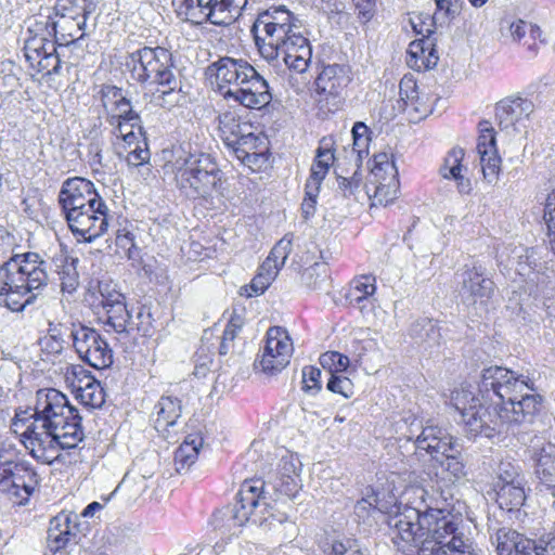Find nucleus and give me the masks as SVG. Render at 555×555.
I'll return each mask as SVG.
<instances>
[{
	"mask_svg": "<svg viewBox=\"0 0 555 555\" xmlns=\"http://www.w3.org/2000/svg\"><path fill=\"white\" fill-rule=\"evenodd\" d=\"M388 167H390L391 177L387 182H382L379 179H374L370 183H365L363 185L364 196L369 199H372V205H387L391 203L397 195L399 181H398V171L393 164L386 163Z\"/></svg>",
	"mask_w": 555,
	"mask_h": 555,
	"instance_id": "nucleus-26",
	"label": "nucleus"
},
{
	"mask_svg": "<svg viewBox=\"0 0 555 555\" xmlns=\"http://www.w3.org/2000/svg\"><path fill=\"white\" fill-rule=\"evenodd\" d=\"M349 83L345 66L331 64L324 66L315 79L319 102L328 106V111L338 109L343 103V90Z\"/></svg>",
	"mask_w": 555,
	"mask_h": 555,
	"instance_id": "nucleus-19",
	"label": "nucleus"
},
{
	"mask_svg": "<svg viewBox=\"0 0 555 555\" xmlns=\"http://www.w3.org/2000/svg\"><path fill=\"white\" fill-rule=\"evenodd\" d=\"M327 555H365L359 543L352 539L335 540Z\"/></svg>",
	"mask_w": 555,
	"mask_h": 555,
	"instance_id": "nucleus-58",
	"label": "nucleus"
},
{
	"mask_svg": "<svg viewBox=\"0 0 555 555\" xmlns=\"http://www.w3.org/2000/svg\"><path fill=\"white\" fill-rule=\"evenodd\" d=\"M554 279L555 272L546 263L535 264V268L528 273V283L534 285L539 291L548 288Z\"/></svg>",
	"mask_w": 555,
	"mask_h": 555,
	"instance_id": "nucleus-48",
	"label": "nucleus"
},
{
	"mask_svg": "<svg viewBox=\"0 0 555 555\" xmlns=\"http://www.w3.org/2000/svg\"><path fill=\"white\" fill-rule=\"evenodd\" d=\"M300 280L310 289H324L330 280L327 264L325 262L313 263L302 271Z\"/></svg>",
	"mask_w": 555,
	"mask_h": 555,
	"instance_id": "nucleus-35",
	"label": "nucleus"
},
{
	"mask_svg": "<svg viewBox=\"0 0 555 555\" xmlns=\"http://www.w3.org/2000/svg\"><path fill=\"white\" fill-rule=\"evenodd\" d=\"M155 410L157 415L155 429L157 431H166L169 427L175 426L182 414L181 401L171 396H162Z\"/></svg>",
	"mask_w": 555,
	"mask_h": 555,
	"instance_id": "nucleus-29",
	"label": "nucleus"
},
{
	"mask_svg": "<svg viewBox=\"0 0 555 555\" xmlns=\"http://www.w3.org/2000/svg\"><path fill=\"white\" fill-rule=\"evenodd\" d=\"M207 74L215 76L224 99H232L250 109H261L272 101L268 81L244 59L220 57L207 67Z\"/></svg>",
	"mask_w": 555,
	"mask_h": 555,
	"instance_id": "nucleus-8",
	"label": "nucleus"
},
{
	"mask_svg": "<svg viewBox=\"0 0 555 555\" xmlns=\"http://www.w3.org/2000/svg\"><path fill=\"white\" fill-rule=\"evenodd\" d=\"M453 489L438 487L429 494L423 487H412V494L420 505H405L388 520L391 539L398 548H415V555H476L468 540L460 531V518L450 513L449 501Z\"/></svg>",
	"mask_w": 555,
	"mask_h": 555,
	"instance_id": "nucleus-1",
	"label": "nucleus"
},
{
	"mask_svg": "<svg viewBox=\"0 0 555 555\" xmlns=\"http://www.w3.org/2000/svg\"><path fill=\"white\" fill-rule=\"evenodd\" d=\"M496 503L507 512L519 511L526 501L524 481L514 485L495 486Z\"/></svg>",
	"mask_w": 555,
	"mask_h": 555,
	"instance_id": "nucleus-30",
	"label": "nucleus"
},
{
	"mask_svg": "<svg viewBox=\"0 0 555 555\" xmlns=\"http://www.w3.org/2000/svg\"><path fill=\"white\" fill-rule=\"evenodd\" d=\"M175 169L177 186L189 198H207L221 185L222 171L210 154L180 156Z\"/></svg>",
	"mask_w": 555,
	"mask_h": 555,
	"instance_id": "nucleus-9",
	"label": "nucleus"
},
{
	"mask_svg": "<svg viewBox=\"0 0 555 555\" xmlns=\"http://www.w3.org/2000/svg\"><path fill=\"white\" fill-rule=\"evenodd\" d=\"M82 417L61 391L49 388L37 391L34 412L18 410L12 421L14 433L29 454L51 464L59 450L74 449L83 439Z\"/></svg>",
	"mask_w": 555,
	"mask_h": 555,
	"instance_id": "nucleus-2",
	"label": "nucleus"
},
{
	"mask_svg": "<svg viewBox=\"0 0 555 555\" xmlns=\"http://www.w3.org/2000/svg\"><path fill=\"white\" fill-rule=\"evenodd\" d=\"M378 494L371 490V492H367L365 498H362L357 502L354 505V513L359 517H364L365 515H369L371 509L382 511V507L378 506Z\"/></svg>",
	"mask_w": 555,
	"mask_h": 555,
	"instance_id": "nucleus-61",
	"label": "nucleus"
},
{
	"mask_svg": "<svg viewBox=\"0 0 555 555\" xmlns=\"http://www.w3.org/2000/svg\"><path fill=\"white\" fill-rule=\"evenodd\" d=\"M99 288L102 297L101 305L104 308V310L106 308H111V306H116L117 304L120 305L126 302L125 296L115 289L111 291L108 284L100 285Z\"/></svg>",
	"mask_w": 555,
	"mask_h": 555,
	"instance_id": "nucleus-62",
	"label": "nucleus"
},
{
	"mask_svg": "<svg viewBox=\"0 0 555 555\" xmlns=\"http://www.w3.org/2000/svg\"><path fill=\"white\" fill-rule=\"evenodd\" d=\"M143 144L144 146L138 145L133 151L128 153L126 157L128 166L139 167L150 162L151 153L147 149V143L144 142Z\"/></svg>",
	"mask_w": 555,
	"mask_h": 555,
	"instance_id": "nucleus-63",
	"label": "nucleus"
},
{
	"mask_svg": "<svg viewBox=\"0 0 555 555\" xmlns=\"http://www.w3.org/2000/svg\"><path fill=\"white\" fill-rule=\"evenodd\" d=\"M50 278L51 262L38 253L13 255L0 266V306L23 311L35 304Z\"/></svg>",
	"mask_w": 555,
	"mask_h": 555,
	"instance_id": "nucleus-6",
	"label": "nucleus"
},
{
	"mask_svg": "<svg viewBox=\"0 0 555 555\" xmlns=\"http://www.w3.org/2000/svg\"><path fill=\"white\" fill-rule=\"evenodd\" d=\"M61 42H54L48 38L33 36L25 41L24 52L26 61L30 64L31 67H35V64L40 61L43 56L49 54L48 44H56Z\"/></svg>",
	"mask_w": 555,
	"mask_h": 555,
	"instance_id": "nucleus-38",
	"label": "nucleus"
},
{
	"mask_svg": "<svg viewBox=\"0 0 555 555\" xmlns=\"http://www.w3.org/2000/svg\"><path fill=\"white\" fill-rule=\"evenodd\" d=\"M376 291L375 279L372 276H362L360 281H357L352 292L350 294L351 301H356L359 308L363 311L365 308L364 302H369V297L372 296Z\"/></svg>",
	"mask_w": 555,
	"mask_h": 555,
	"instance_id": "nucleus-46",
	"label": "nucleus"
},
{
	"mask_svg": "<svg viewBox=\"0 0 555 555\" xmlns=\"http://www.w3.org/2000/svg\"><path fill=\"white\" fill-rule=\"evenodd\" d=\"M492 530L493 532L490 533V540L491 543L495 545L498 555H520L522 553L520 551L522 550L521 546H526V543L530 540V538L526 537L524 533L509 527H501Z\"/></svg>",
	"mask_w": 555,
	"mask_h": 555,
	"instance_id": "nucleus-25",
	"label": "nucleus"
},
{
	"mask_svg": "<svg viewBox=\"0 0 555 555\" xmlns=\"http://www.w3.org/2000/svg\"><path fill=\"white\" fill-rule=\"evenodd\" d=\"M28 30L29 33H34V36L44 37L50 40L51 38H54V42H59L60 40L62 41L61 36L57 37L60 26L50 15H40V17L35 20V23L29 26Z\"/></svg>",
	"mask_w": 555,
	"mask_h": 555,
	"instance_id": "nucleus-45",
	"label": "nucleus"
},
{
	"mask_svg": "<svg viewBox=\"0 0 555 555\" xmlns=\"http://www.w3.org/2000/svg\"><path fill=\"white\" fill-rule=\"evenodd\" d=\"M271 283L272 281H267V278L262 273L257 272L250 285L241 288V295H246L247 297L259 296L266 292Z\"/></svg>",
	"mask_w": 555,
	"mask_h": 555,
	"instance_id": "nucleus-60",
	"label": "nucleus"
},
{
	"mask_svg": "<svg viewBox=\"0 0 555 555\" xmlns=\"http://www.w3.org/2000/svg\"><path fill=\"white\" fill-rule=\"evenodd\" d=\"M218 129L221 140L230 150L253 129V126L242 121L235 114L225 112L218 116Z\"/></svg>",
	"mask_w": 555,
	"mask_h": 555,
	"instance_id": "nucleus-27",
	"label": "nucleus"
},
{
	"mask_svg": "<svg viewBox=\"0 0 555 555\" xmlns=\"http://www.w3.org/2000/svg\"><path fill=\"white\" fill-rule=\"evenodd\" d=\"M25 460L13 444L2 443L0 446V477L13 469V465L23 463Z\"/></svg>",
	"mask_w": 555,
	"mask_h": 555,
	"instance_id": "nucleus-53",
	"label": "nucleus"
},
{
	"mask_svg": "<svg viewBox=\"0 0 555 555\" xmlns=\"http://www.w3.org/2000/svg\"><path fill=\"white\" fill-rule=\"evenodd\" d=\"M464 154V150L461 147H453L447 154L439 168V173L443 179H453L461 173Z\"/></svg>",
	"mask_w": 555,
	"mask_h": 555,
	"instance_id": "nucleus-42",
	"label": "nucleus"
},
{
	"mask_svg": "<svg viewBox=\"0 0 555 555\" xmlns=\"http://www.w3.org/2000/svg\"><path fill=\"white\" fill-rule=\"evenodd\" d=\"M73 344L79 358L96 370L109 367L113 363V350L108 343L94 330L80 326L70 332Z\"/></svg>",
	"mask_w": 555,
	"mask_h": 555,
	"instance_id": "nucleus-13",
	"label": "nucleus"
},
{
	"mask_svg": "<svg viewBox=\"0 0 555 555\" xmlns=\"http://www.w3.org/2000/svg\"><path fill=\"white\" fill-rule=\"evenodd\" d=\"M321 366L328 372L330 375L341 373L349 365V358L338 351H327L320 356Z\"/></svg>",
	"mask_w": 555,
	"mask_h": 555,
	"instance_id": "nucleus-47",
	"label": "nucleus"
},
{
	"mask_svg": "<svg viewBox=\"0 0 555 555\" xmlns=\"http://www.w3.org/2000/svg\"><path fill=\"white\" fill-rule=\"evenodd\" d=\"M534 111L532 101L522 98L505 100L498 104L495 117L501 131L515 137L526 132V120Z\"/></svg>",
	"mask_w": 555,
	"mask_h": 555,
	"instance_id": "nucleus-18",
	"label": "nucleus"
},
{
	"mask_svg": "<svg viewBox=\"0 0 555 555\" xmlns=\"http://www.w3.org/2000/svg\"><path fill=\"white\" fill-rule=\"evenodd\" d=\"M496 478L498 480L495 481L494 487L500 485H514L524 481L520 467L508 460H503L499 463L496 468Z\"/></svg>",
	"mask_w": 555,
	"mask_h": 555,
	"instance_id": "nucleus-43",
	"label": "nucleus"
},
{
	"mask_svg": "<svg viewBox=\"0 0 555 555\" xmlns=\"http://www.w3.org/2000/svg\"><path fill=\"white\" fill-rule=\"evenodd\" d=\"M131 333L137 331L144 337L153 335L154 331V318L151 312V308L142 305L138 308L135 320L130 319Z\"/></svg>",
	"mask_w": 555,
	"mask_h": 555,
	"instance_id": "nucleus-44",
	"label": "nucleus"
},
{
	"mask_svg": "<svg viewBox=\"0 0 555 555\" xmlns=\"http://www.w3.org/2000/svg\"><path fill=\"white\" fill-rule=\"evenodd\" d=\"M114 107L116 114L108 117V122L114 128V133L130 144L134 139V133H132V131L124 132L122 128L129 125L131 128L137 127L141 131V118L139 114L132 109L131 103L126 96H122V101L115 104Z\"/></svg>",
	"mask_w": 555,
	"mask_h": 555,
	"instance_id": "nucleus-24",
	"label": "nucleus"
},
{
	"mask_svg": "<svg viewBox=\"0 0 555 555\" xmlns=\"http://www.w3.org/2000/svg\"><path fill=\"white\" fill-rule=\"evenodd\" d=\"M39 344L44 353L57 356L62 353L65 340L59 334H48L40 339Z\"/></svg>",
	"mask_w": 555,
	"mask_h": 555,
	"instance_id": "nucleus-59",
	"label": "nucleus"
},
{
	"mask_svg": "<svg viewBox=\"0 0 555 555\" xmlns=\"http://www.w3.org/2000/svg\"><path fill=\"white\" fill-rule=\"evenodd\" d=\"M255 43L262 57L272 61L282 55L285 65L305 73L312 57V48L300 21L284 8L260 12L251 26Z\"/></svg>",
	"mask_w": 555,
	"mask_h": 555,
	"instance_id": "nucleus-4",
	"label": "nucleus"
},
{
	"mask_svg": "<svg viewBox=\"0 0 555 555\" xmlns=\"http://www.w3.org/2000/svg\"><path fill=\"white\" fill-rule=\"evenodd\" d=\"M38 486L39 476L27 461L13 465V469L0 477V490L18 505L27 503Z\"/></svg>",
	"mask_w": 555,
	"mask_h": 555,
	"instance_id": "nucleus-16",
	"label": "nucleus"
},
{
	"mask_svg": "<svg viewBox=\"0 0 555 555\" xmlns=\"http://www.w3.org/2000/svg\"><path fill=\"white\" fill-rule=\"evenodd\" d=\"M80 402L91 409H100L105 402V391L100 382L89 378L83 387L79 388Z\"/></svg>",
	"mask_w": 555,
	"mask_h": 555,
	"instance_id": "nucleus-37",
	"label": "nucleus"
},
{
	"mask_svg": "<svg viewBox=\"0 0 555 555\" xmlns=\"http://www.w3.org/2000/svg\"><path fill=\"white\" fill-rule=\"evenodd\" d=\"M534 391L535 384L529 375L499 365L485 367L478 385L486 401L496 400L499 417L508 426L533 424L543 401Z\"/></svg>",
	"mask_w": 555,
	"mask_h": 555,
	"instance_id": "nucleus-5",
	"label": "nucleus"
},
{
	"mask_svg": "<svg viewBox=\"0 0 555 555\" xmlns=\"http://www.w3.org/2000/svg\"><path fill=\"white\" fill-rule=\"evenodd\" d=\"M293 234H286L282 237L271 249L269 256L267 257L269 260L275 262L276 264H281V268L285 264V261L288 258V255L292 251Z\"/></svg>",
	"mask_w": 555,
	"mask_h": 555,
	"instance_id": "nucleus-55",
	"label": "nucleus"
},
{
	"mask_svg": "<svg viewBox=\"0 0 555 555\" xmlns=\"http://www.w3.org/2000/svg\"><path fill=\"white\" fill-rule=\"evenodd\" d=\"M534 474L546 488H555V444L541 442L532 447Z\"/></svg>",
	"mask_w": 555,
	"mask_h": 555,
	"instance_id": "nucleus-23",
	"label": "nucleus"
},
{
	"mask_svg": "<svg viewBox=\"0 0 555 555\" xmlns=\"http://www.w3.org/2000/svg\"><path fill=\"white\" fill-rule=\"evenodd\" d=\"M243 325L242 319L234 315L228 322L220 341L219 353L221 356L228 354L234 346V339L237 336Z\"/></svg>",
	"mask_w": 555,
	"mask_h": 555,
	"instance_id": "nucleus-49",
	"label": "nucleus"
},
{
	"mask_svg": "<svg viewBox=\"0 0 555 555\" xmlns=\"http://www.w3.org/2000/svg\"><path fill=\"white\" fill-rule=\"evenodd\" d=\"M335 159L333 151V141L331 138H323L317 150L315 159L311 166V171H321L322 176H326L330 167Z\"/></svg>",
	"mask_w": 555,
	"mask_h": 555,
	"instance_id": "nucleus-40",
	"label": "nucleus"
},
{
	"mask_svg": "<svg viewBox=\"0 0 555 555\" xmlns=\"http://www.w3.org/2000/svg\"><path fill=\"white\" fill-rule=\"evenodd\" d=\"M78 258L62 256L61 266H57V274L61 281L62 292L72 294L79 285V274L77 271Z\"/></svg>",
	"mask_w": 555,
	"mask_h": 555,
	"instance_id": "nucleus-33",
	"label": "nucleus"
},
{
	"mask_svg": "<svg viewBox=\"0 0 555 555\" xmlns=\"http://www.w3.org/2000/svg\"><path fill=\"white\" fill-rule=\"evenodd\" d=\"M480 134L478 138L477 152L478 154H486L488 151L496 150V141L494 129L488 120H482L479 124Z\"/></svg>",
	"mask_w": 555,
	"mask_h": 555,
	"instance_id": "nucleus-52",
	"label": "nucleus"
},
{
	"mask_svg": "<svg viewBox=\"0 0 555 555\" xmlns=\"http://www.w3.org/2000/svg\"><path fill=\"white\" fill-rule=\"evenodd\" d=\"M415 447L425 450L433 459L439 461V456L447 455L449 451L457 452L459 440L440 427L427 426L415 439Z\"/></svg>",
	"mask_w": 555,
	"mask_h": 555,
	"instance_id": "nucleus-21",
	"label": "nucleus"
},
{
	"mask_svg": "<svg viewBox=\"0 0 555 555\" xmlns=\"http://www.w3.org/2000/svg\"><path fill=\"white\" fill-rule=\"evenodd\" d=\"M78 516L74 513L61 512L50 520L47 544L52 553L65 550L77 543L79 533Z\"/></svg>",
	"mask_w": 555,
	"mask_h": 555,
	"instance_id": "nucleus-20",
	"label": "nucleus"
},
{
	"mask_svg": "<svg viewBox=\"0 0 555 555\" xmlns=\"http://www.w3.org/2000/svg\"><path fill=\"white\" fill-rule=\"evenodd\" d=\"M321 388V370L312 365L305 366L302 369V390L315 395Z\"/></svg>",
	"mask_w": 555,
	"mask_h": 555,
	"instance_id": "nucleus-56",
	"label": "nucleus"
},
{
	"mask_svg": "<svg viewBox=\"0 0 555 555\" xmlns=\"http://www.w3.org/2000/svg\"><path fill=\"white\" fill-rule=\"evenodd\" d=\"M480 397H482L480 395ZM454 406L463 416L467 433L474 437L485 435L490 437L500 425H503L499 417L496 400L486 401L476 397L472 391L462 388L452 396Z\"/></svg>",
	"mask_w": 555,
	"mask_h": 555,
	"instance_id": "nucleus-10",
	"label": "nucleus"
},
{
	"mask_svg": "<svg viewBox=\"0 0 555 555\" xmlns=\"http://www.w3.org/2000/svg\"><path fill=\"white\" fill-rule=\"evenodd\" d=\"M460 451H449L447 455L439 457V463L442 468L449 474L450 479L454 481L462 480L466 477L465 464L460 459Z\"/></svg>",
	"mask_w": 555,
	"mask_h": 555,
	"instance_id": "nucleus-41",
	"label": "nucleus"
},
{
	"mask_svg": "<svg viewBox=\"0 0 555 555\" xmlns=\"http://www.w3.org/2000/svg\"><path fill=\"white\" fill-rule=\"evenodd\" d=\"M338 188L344 196L353 195L357 201H360V192L362 185V173L357 169L351 177H337Z\"/></svg>",
	"mask_w": 555,
	"mask_h": 555,
	"instance_id": "nucleus-54",
	"label": "nucleus"
},
{
	"mask_svg": "<svg viewBox=\"0 0 555 555\" xmlns=\"http://www.w3.org/2000/svg\"><path fill=\"white\" fill-rule=\"evenodd\" d=\"M411 336L421 344L429 347L439 345L441 339L440 331L437 324L427 318L420 319L411 326Z\"/></svg>",
	"mask_w": 555,
	"mask_h": 555,
	"instance_id": "nucleus-32",
	"label": "nucleus"
},
{
	"mask_svg": "<svg viewBox=\"0 0 555 555\" xmlns=\"http://www.w3.org/2000/svg\"><path fill=\"white\" fill-rule=\"evenodd\" d=\"M461 279L460 296L467 307H486L495 292V283L488 274L487 269L474 262L465 264L459 273Z\"/></svg>",
	"mask_w": 555,
	"mask_h": 555,
	"instance_id": "nucleus-12",
	"label": "nucleus"
},
{
	"mask_svg": "<svg viewBox=\"0 0 555 555\" xmlns=\"http://www.w3.org/2000/svg\"><path fill=\"white\" fill-rule=\"evenodd\" d=\"M293 351V344L286 331L271 327L267 332L262 353L255 361V367H260L267 375H276L289 364Z\"/></svg>",
	"mask_w": 555,
	"mask_h": 555,
	"instance_id": "nucleus-14",
	"label": "nucleus"
},
{
	"mask_svg": "<svg viewBox=\"0 0 555 555\" xmlns=\"http://www.w3.org/2000/svg\"><path fill=\"white\" fill-rule=\"evenodd\" d=\"M327 390L334 393H339L344 398H350L353 396V384L350 378L332 374L326 384Z\"/></svg>",
	"mask_w": 555,
	"mask_h": 555,
	"instance_id": "nucleus-57",
	"label": "nucleus"
},
{
	"mask_svg": "<svg viewBox=\"0 0 555 555\" xmlns=\"http://www.w3.org/2000/svg\"><path fill=\"white\" fill-rule=\"evenodd\" d=\"M212 0H181L177 4V13L184 21L194 25H202L206 22V13Z\"/></svg>",
	"mask_w": 555,
	"mask_h": 555,
	"instance_id": "nucleus-31",
	"label": "nucleus"
},
{
	"mask_svg": "<svg viewBox=\"0 0 555 555\" xmlns=\"http://www.w3.org/2000/svg\"><path fill=\"white\" fill-rule=\"evenodd\" d=\"M107 211L108 208L101 198L99 203H92L82 210L69 212L65 219L78 240L91 243L107 231Z\"/></svg>",
	"mask_w": 555,
	"mask_h": 555,
	"instance_id": "nucleus-15",
	"label": "nucleus"
},
{
	"mask_svg": "<svg viewBox=\"0 0 555 555\" xmlns=\"http://www.w3.org/2000/svg\"><path fill=\"white\" fill-rule=\"evenodd\" d=\"M203 447V438L198 435H189L184 441L176 450L173 464L178 474L188 473L191 466L196 462L201 448Z\"/></svg>",
	"mask_w": 555,
	"mask_h": 555,
	"instance_id": "nucleus-28",
	"label": "nucleus"
},
{
	"mask_svg": "<svg viewBox=\"0 0 555 555\" xmlns=\"http://www.w3.org/2000/svg\"><path fill=\"white\" fill-rule=\"evenodd\" d=\"M49 54L40 59L35 64L34 69L37 73H46L47 75L59 74L61 68V60L56 52L55 44H48Z\"/></svg>",
	"mask_w": 555,
	"mask_h": 555,
	"instance_id": "nucleus-51",
	"label": "nucleus"
},
{
	"mask_svg": "<svg viewBox=\"0 0 555 555\" xmlns=\"http://www.w3.org/2000/svg\"><path fill=\"white\" fill-rule=\"evenodd\" d=\"M230 151L247 167H260L267 151L266 139L251 129Z\"/></svg>",
	"mask_w": 555,
	"mask_h": 555,
	"instance_id": "nucleus-22",
	"label": "nucleus"
},
{
	"mask_svg": "<svg viewBox=\"0 0 555 555\" xmlns=\"http://www.w3.org/2000/svg\"><path fill=\"white\" fill-rule=\"evenodd\" d=\"M101 198L94 184L80 177L65 180L59 193V204L65 218L74 210H82L92 203H99Z\"/></svg>",
	"mask_w": 555,
	"mask_h": 555,
	"instance_id": "nucleus-17",
	"label": "nucleus"
},
{
	"mask_svg": "<svg viewBox=\"0 0 555 555\" xmlns=\"http://www.w3.org/2000/svg\"><path fill=\"white\" fill-rule=\"evenodd\" d=\"M399 89L400 99L397 100V108L399 112H404L409 106H411L417 113H426V109L422 111L416 105V102L420 100V95L416 82L413 78L404 76L400 81Z\"/></svg>",
	"mask_w": 555,
	"mask_h": 555,
	"instance_id": "nucleus-36",
	"label": "nucleus"
},
{
	"mask_svg": "<svg viewBox=\"0 0 555 555\" xmlns=\"http://www.w3.org/2000/svg\"><path fill=\"white\" fill-rule=\"evenodd\" d=\"M480 156V165L483 173V178L492 183L498 179V175L500 171L501 158L498 155L496 150L488 151L486 154H479Z\"/></svg>",
	"mask_w": 555,
	"mask_h": 555,
	"instance_id": "nucleus-50",
	"label": "nucleus"
},
{
	"mask_svg": "<svg viewBox=\"0 0 555 555\" xmlns=\"http://www.w3.org/2000/svg\"><path fill=\"white\" fill-rule=\"evenodd\" d=\"M132 77L140 83L154 86L150 103L171 109L182 100V81L176 73L172 54L163 47H143L129 54Z\"/></svg>",
	"mask_w": 555,
	"mask_h": 555,
	"instance_id": "nucleus-7",
	"label": "nucleus"
},
{
	"mask_svg": "<svg viewBox=\"0 0 555 555\" xmlns=\"http://www.w3.org/2000/svg\"><path fill=\"white\" fill-rule=\"evenodd\" d=\"M122 96H125L122 90L116 86L106 85L101 89V100L104 107L115 106V104L122 101Z\"/></svg>",
	"mask_w": 555,
	"mask_h": 555,
	"instance_id": "nucleus-64",
	"label": "nucleus"
},
{
	"mask_svg": "<svg viewBox=\"0 0 555 555\" xmlns=\"http://www.w3.org/2000/svg\"><path fill=\"white\" fill-rule=\"evenodd\" d=\"M299 470L300 462L295 455L288 454L281 457L272 482L266 483L262 479L245 480L237 494L238 502L212 515L215 529L231 530L232 527H242L247 522L268 531L281 527L288 517L279 509V504L284 499L296 496L300 489Z\"/></svg>",
	"mask_w": 555,
	"mask_h": 555,
	"instance_id": "nucleus-3",
	"label": "nucleus"
},
{
	"mask_svg": "<svg viewBox=\"0 0 555 555\" xmlns=\"http://www.w3.org/2000/svg\"><path fill=\"white\" fill-rule=\"evenodd\" d=\"M106 312V324L109 325L119 335L131 334L130 319L131 313L127 308L126 302L111 306L105 309Z\"/></svg>",
	"mask_w": 555,
	"mask_h": 555,
	"instance_id": "nucleus-34",
	"label": "nucleus"
},
{
	"mask_svg": "<svg viewBox=\"0 0 555 555\" xmlns=\"http://www.w3.org/2000/svg\"><path fill=\"white\" fill-rule=\"evenodd\" d=\"M54 12L59 17L61 46L75 43L86 36L87 20L91 13L87 0H57Z\"/></svg>",
	"mask_w": 555,
	"mask_h": 555,
	"instance_id": "nucleus-11",
	"label": "nucleus"
},
{
	"mask_svg": "<svg viewBox=\"0 0 555 555\" xmlns=\"http://www.w3.org/2000/svg\"><path fill=\"white\" fill-rule=\"evenodd\" d=\"M206 15V22L218 26L230 25L236 20L225 0H212Z\"/></svg>",
	"mask_w": 555,
	"mask_h": 555,
	"instance_id": "nucleus-39",
	"label": "nucleus"
}]
</instances>
